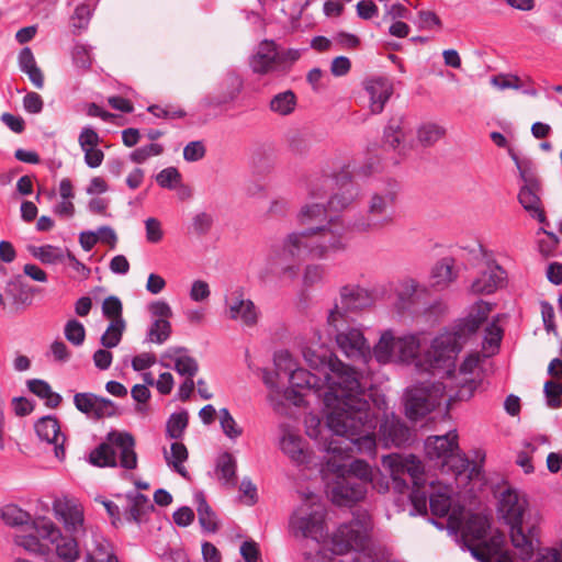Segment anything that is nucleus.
Wrapping results in <instances>:
<instances>
[{
  "instance_id": "f257e3e1",
  "label": "nucleus",
  "mask_w": 562,
  "mask_h": 562,
  "mask_svg": "<svg viewBox=\"0 0 562 562\" xmlns=\"http://www.w3.org/2000/svg\"><path fill=\"white\" fill-rule=\"evenodd\" d=\"M325 374L326 391L324 404L328 409L326 425L336 436L323 438L326 452L322 473L327 482L331 501L339 506L360 502L367 494L363 482L347 475L346 461L358 451H373L375 439L372 429L375 415L371 412L366 387L360 382L358 371L337 358H330Z\"/></svg>"
},
{
  "instance_id": "f03ea898",
  "label": "nucleus",
  "mask_w": 562,
  "mask_h": 562,
  "mask_svg": "<svg viewBox=\"0 0 562 562\" xmlns=\"http://www.w3.org/2000/svg\"><path fill=\"white\" fill-rule=\"evenodd\" d=\"M327 218L323 203H306L296 214V221L305 229L293 231L284 236L268 257L269 271L280 279H294L300 262L305 259H325L346 249V227L339 217H330L324 225L317 223Z\"/></svg>"
},
{
  "instance_id": "7ed1b4c3",
  "label": "nucleus",
  "mask_w": 562,
  "mask_h": 562,
  "mask_svg": "<svg viewBox=\"0 0 562 562\" xmlns=\"http://www.w3.org/2000/svg\"><path fill=\"white\" fill-rule=\"evenodd\" d=\"M492 305L486 302H477L469 316L460 322L453 331H447L437 336L431 344L430 349L425 355L423 370L434 373L442 372L450 376L456 369V358L462 349L467 339L487 319Z\"/></svg>"
},
{
  "instance_id": "20e7f679",
  "label": "nucleus",
  "mask_w": 562,
  "mask_h": 562,
  "mask_svg": "<svg viewBox=\"0 0 562 562\" xmlns=\"http://www.w3.org/2000/svg\"><path fill=\"white\" fill-rule=\"evenodd\" d=\"M400 186L394 180L380 183L368 193L364 213L358 217L352 227L359 233H380L396 222V205Z\"/></svg>"
},
{
  "instance_id": "39448f33",
  "label": "nucleus",
  "mask_w": 562,
  "mask_h": 562,
  "mask_svg": "<svg viewBox=\"0 0 562 562\" xmlns=\"http://www.w3.org/2000/svg\"><path fill=\"white\" fill-rule=\"evenodd\" d=\"M527 507L528 502L524 493L508 487L501 494L498 509L502 517L510 526V540L518 550L519 559L522 562L531 560L533 550L538 546L536 528L531 527L528 533L522 530V519Z\"/></svg>"
},
{
  "instance_id": "423d86ee",
  "label": "nucleus",
  "mask_w": 562,
  "mask_h": 562,
  "mask_svg": "<svg viewBox=\"0 0 562 562\" xmlns=\"http://www.w3.org/2000/svg\"><path fill=\"white\" fill-rule=\"evenodd\" d=\"M120 453V465L127 470L137 467L135 452V439L130 432L110 431L106 440L94 448L89 456V461L95 467H116V452Z\"/></svg>"
},
{
  "instance_id": "0eeeda50",
  "label": "nucleus",
  "mask_w": 562,
  "mask_h": 562,
  "mask_svg": "<svg viewBox=\"0 0 562 562\" xmlns=\"http://www.w3.org/2000/svg\"><path fill=\"white\" fill-rule=\"evenodd\" d=\"M419 349L420 338L418 335L396 337L392 330H385L373 348V356L380 363L409 362L416 359Z\"/></svg>"
},
{
  "instance_id": "6e6552de",
  "label": "nucleus",
  "mask_w": 562,
  "mask_h": 562,
  "mask_svg": "<svg viewBox=\"0 0 562 562\" xmlns=\"http://www.w3.org/2000/svg\"><path fill=\"white\" fill-rule=\"evenodd\" d=\"M383 467L387 469L393 482V487L398 493H404L412 483L419 490L424 483V465L415 456L390 454L383 457Z\"/></svg>"
},
{
  "instance_id": "1a4fd4ad",
  "label": "nucleus",
  "mask_w": 562,
  "mask_h": 562,
  "mask_svg": "<svg viewBox=\"0 0 562 562\" xmlns=\"http://www.w3.org/2000/svg\"><path fill=\"white\" fill-rule=\"evenodd\" d=\"M441 382L423 383L407 390L405 413L412 420H418L440 405L446 394Z\"/></svg>"
},
{
  "instance_id": "9d476101",
  "label": "nucleus",
  "mask_w": 562,
  "mask_h": 562,
  "mask_svg": "<svg viewBox=\"0 0 562 562\" xmlns=\"http://www.w3.org/2000/svg\"><path fill=\"white\" fill-rule=\"evenodd\" d=\"M318 496L311 493L305 495L304 504L294 513L290 527L294 536H302L319 541L324 537V513L318 505Z\"/></svg>"
},
{
  "instance_id": "9b49d317",
  "label": "nucleus",
  "mask_w": 562,
  "mask_h": 562,
  "mask_svg": "<svg viewBox=\"0 0 562 562\" xmlns=\"http://www.w3.org/2000/svg\"><path fill=\"white\" fill-rule=\"evenodd\" d=\"M34 530L42 539L54 546L57 558L63 562H76L80 557L77 537L79 535H63L59 527L47 517H37L33 521Z\"/></svg>"
},
{
  "instance_id": "f8f14e48",
  "label": "nucleus",
  "mask_w": 562,
  "mask_h": 562,
  "mask_svg": "<svg viewBox=\"0 0 562 562\" xmlns=\"http://www.w3.org/2000/svg\"><path fill=\"white\" fill-rule=\"evenodd\" d=\"M371 304L369 292L358 284H346L339 289V297L327 317L328 326L346 325L347 312L361 311Z\"/></svg>"
},
{
  "instance_id": "ddd939ff",
  "label": "nucleus",
  "mask_w": 562,
  "mask_h": 562,
  "mask_svg": "<svg viewBox=\"0 0 562 562\" xmlns=\"http://www.w3.org/2000/svg\"><path fill=\"white\" fill-rule=\"evenodd\" d=\"M448 526L457 531L461 530L462 539L464 544L473 554V548H482L484 551L485 544H488V540L485 539L490 522L485 516L474 514L470 515L463 525L462 510H453L448 519Z\"/></svg>"
},
{
  "instance_id": "4468645a",
  "label": "nucleus",
  "mask_w": 562,
  "mask_h": 562,
  "mask_svg": "<svg viewBox=\"0 0 562 562\" xmlns=\"http://www.w3.org/2000/svg\"><path fill=\"white\" fill-rule=\"evenodd\" d=\"M335 330L338 349L350 360L367 363L371 359V348L362 331L346 325L329 326Z\"/></svg>"
},
{
  "instance_id": "2eb2a0df",
  "label": "nucleus",
  "mask_w": 562,
  "mask_h": 562,
  "mask_svg": "<svg viewBox=\"0 0 562 562\" xmlns=\"http://www.w3.org/2000/svg\"><path fill=\"white\" fill-rule=\"evenodd\" d=\"M369 540V524L353 520L342 525L331 538V551L335 554H345L350 550H362Z\"/></svg>"
},
{
  "instance_id": "dca6fc26",
  "label": "nucleus",
  "mask_w": 562,
  "mask_h": 562,
  "mask_svg": "<svg viewBox=\"0 0 562 562\" xmlns=\"http://www.w3.org/2000/svg\"><path fill=\"white\" fill-rule=\"evenodd\" d=\"M226 316L239 322L245 327H255L258 324L260 312L255 303L246 297L243 288L233 290L225 299Z\"/></svg>"
},
{
  "instance_id": "f3484780",
  "label": "nucleus",
  "mask_w": 562,
  "mask_h": 562,
  "mask_svg": "<svg viewBox=\"0 0 562 562\" xmlns=\"http://www.w3.org/2000/svg\"><path fill=\"white\" fill-rule=\"evenodd\" d=\"M514 159L524 181V186L521 187L518 194L519 203L527 212H529L532 216H536L538 221L542 223L546 220V215L543 210L540 207L541 200L539 196V180L529 168L522 167L516 157H514Z\"/></svg>"
},
{
  "instance_id": "a211bd4d",
  "label": "nucleus",
  "mask_w": 562,
  "mask_h": 562,
  "mask_svg": "<svg viewBox=\"0 0 562 562\" xmlns=\"http://www.w3.org/2000/svg\"><path fill=\"white\" fill-rule=\"evenodd\" d=\"M55 517L63 522L67 533L80 535L85 532V515L81 504L70 497L57 498L53 502Z\"/></svg>"
},
{
  "instance_id": "6ab92c4d",
  "label": "nucleus",
  "mask_w": 562,
  "mask_h": 562,
  "mask_svg": "<svg viewBox=\"0 0 562 562\" xmlns=\"http://www.w3.org/2000/svg\"><path fill=\"white\" fill-rule=\"evenodd\" d=\"M76 408L93 419H102L116 415L115 404L93 393H77L74 396Z\"/></svg>"
},
{
  "instance_id": "aec40b11",
  "label": "nucleus",
  "mask_w": 562,
  "mask_h": 562,
  "mask_svg": "<svg viewBox=\"0 0 562 562\" xmlns=\"http://www.w3.org/2000/svg\"><path fill=\"white\" fill-rule=\"evenodd\" d=\"M411 435V429L394 414H386L379 428V440L386 448L405 446Z\"/></svg>"
},
{
  "instance_id": "412c9836",
  "label": "nucleus",
  "mask_w": 562,
  "mask_h": 562,
  "mask_svg": "<svg viewBox=\"0 0 562 562\" xmlns=\"http://www.w3.org/2000/svg\"><path fill=\"white\" fill-rule=\"evenodd\" d=\"M34 428L41 440L54 445L56 458L63 460L65 458L64 445L66 437L60 431L58 419L54 416H44L36 422Z\"/></svg>"
},
{
  "instance_id": "4be33fe9",
  "label": "nucleus",
  "mask_w": 562,
  "mask_h": 562,
  "mask_svg": "<svg viewBox=\"0 0 562 562\" xmlns=\"http://www.w3.org/2000/svg\"><path fill=\"white\" fill-rule=\"evenodd\" d=\"M458 434L451 430L442 436H430L425 441V451L430 460L445 462L458 450Z\"/></svg>"
},
{
  "instance_id": "5701e85b",
  "label": "nucleus",
  "mask_w": 562,
  "mask_h": 562,
  "mask_svg": "<svg viewBox=\"0 0 562 562\" xmlns=\"http://www.w3.org/2000/svg\"><path fill=\"white\" fill-rule=\"evenodd\" d=\"M505 271L494 261L486 262V267L471 284V293L476 295L494 293L505 281Z\"/></svg>"
},
{
  "instance_id": "b1692460",
  "label": "nucleus",
  "mask_w": 562,
  "mask_h": 562,
  "mask_svg": "<svg viewBox=\"0 0 562 562\" xmlns=\"http://www.w3.org/2000/svg\"><path fill=\"white\" fill-rule=\"evenodd\" d=\"M364 89L370 97V111L372 114H380L391 95L393 94V82L386 77H372L364 81Z\"/></svg>"
},
{
  "instance_id": "393cba45",
  "label": "nucleus",
  "mask_w": 562,
  "mask_h": 562,
  "mask_svg": "<svg viewBox=\"0 0 562 562\" xmlns=\"http://www.w3.org/2000/svg\"><path fill=\"white\" fill-rule=\"evenodd\" d=\"M251 68L256 74H267L278 65V49L273 41H262L251 58Z\"/></svg>"
},
{
  "instance_id": "a878e982",
  "label": "nucleus",
  "mask_w": 562,
  "mask_h": 562,
  "mask_svg": "<svg viewBox=\"0 0 562 562\" xmlns=\"http://www.w3.org/2000/svg\"><path fill=\"white\" fill-rule=\"evenodd\" d=\"M505 537L496 532L491 537L488 544H485V551L482 548H473V557L480 562H513L508 552L503 550Z\"/></svg>"
},
{
  "instance_id": "bb28decb",
  "label": "nucleus",
  "mask_w": 562,
  "mask_h": 562,
  "mask_svg": "<svg viewBox=\"0 0 562 562\" xmlns=\"http://www.w3.org/2000/svg\"><path fill=\"white\" fill-rule=\"evenodd\" d=\"M243 80L235 74H228L222 81L220 92L211 98V104L218 106L233 102L240 93Z\"/></svg>"
},
{
  "instance_id": "cd10ccee",
  "label": "nucleus",
  "mask_w": 562,
  "mask_h": 562,
  "mask_svg": "<svg viewBox=\"0 0 562 562\" xmlns=\"http://www.w3.org/2000/svg\"><path fill=\"white\" fill-rule=\"evenodd\" d=\"M457 276L456 259L443 257L432 268V284L439 289H445L457 279Z\"/></svg>"
},
{
  "instance_id": "c85d7f7f",
  "label": "nucleus",
  "mask_w": 562,
  "mask_h": 562,
  "mask_svg": "<svg viewBox=\"0 0 562 562\" xmlns=\"http://www.w3.org/2000/svg\"><path fill=\"white\" fill-rule=\"evenodd\" d=\"M282 451L294 462L301 464L307 461V452L302 438L290 431L284 432L281 439Z\"/></svg>"
},
{
  "instance_id": "c756f323",
  "label": "nucleus",
  "mask_w": 562,
  "mask_h": 562,
  "mask_svg": "<svg viewBox=\"0 0 562 562\" xmlns=\"http://www.w3.org/2000/svg\"><path fill=\"white\" fill-rule=\"evenodd\" d=\"M451 490L448 486H432L429 495V506L435 516L443 517L451 508Z\"/></svg>"
},
{
  "instance_id": "7c9ffc66",
  "label": "nucleus",
  "mask_w": 562,
  "mask_h": 562,
  "mask_svg": "<svg viewBox=\"0 0 562 562\" xmlns=\"http://www.w3.org/2000/svg\"><path fill=\"white\" fill-rule=\"evenodd\" d=\"M34 519L32 520V522ZM32 529H34L32 527ZM43 541L44 539L41 538V536L33 530L31 533H21L16 535L14 538V542L22 547L25 551L37 554V555H45L48 553L49 548L47 544H45Z\"/></svg>"
},
{
  "instance_id": "2f4dec72",
  "label": "nucleus",
  "mask_w": 562,
  "mask_h": 562,
  "mask_svg": "<svg viewBox=\"0 0 562 562\" xmlns=\"http://www.w3.org/2000/svg\"><path fill=\"white\" fill-rule=\"evenodd\" d=\"M29 390L42 400H45V405L49 408H56L60 402L61 396L58 393L53 392L50 385L40 379H33L27 381Z\"/></svg>"
},
{
  "instance_id": "473e14b6",
  "label": "nucleus",
  "mask_w": 562,
  "mask_h": 562,
  "mask_svg": "<svg viewBox=\"0 0 562 562\" xmlns=\"http://www.w3.org/2000/svg\"><path fill=\"white\" fill-rule=\"evenodd\" d=\"M196 512L199 516V522L201 527L209 532H215L217 530V519L215 513L207 504L204 495L198 493L195 495Z\"/></svg>"
},
{
  "instance_id": "72a5a7b5",
  "label": "nucleus",
  "mask_w": 562,
  "mask_h": 562,
  "mask_svg": "<svg viewBox=\"0 0 562 562\" xmlns=\"http://www.w3.org/2000/svg\"><path fill=\"white\" fill-rule=\"evenodd\" d=\"M446 135V128L437 123L427 122L417 130L418 143L424 147L434 146Z\"/></svg>"
},
{
  "instance_id": "f704fd0d",
  "label": "nucleus",
  "mask_w": 562,
  "mask_h": 562,
  "mask_svg": "<svg viewBox=\"0 0 562 562\" xmlns=\"http://www.w3.org/2000/svg\"><path fill=\"white\" fill-rule=\"evenodd\" d=\"M165 459L168 465L172 467L177 473L187 477L188 471L183 462L188 459V449L182 442H173L170 447V453L165 451Z\"/></svg>"
},
{
  "instance_id": "c9c22d12",
  "label": "nucleus",
  "mask_w": 562,
  "mask_h": 562,
  "mask_svg": "<svg viewBox=\"0 0 562 562\" xmlns=\"http://www.w3.org/2000/svg\"><path fill=\"white\" fill-rule=\"evenodd\" d=\"M269 106L279 115H289L295 110L296 95L292 90L280 92L271 99Z\"/></svg>"
},
{
  "instance_id": "e433bc0d",
  "label": "nucleus",
  "mask_w": 562,
  "mask_h": 562,
  "mask_svg": "<svg viewBox=\"0 0 562 562\" xmlns=\"http://www.w3.org/2000/svg\"><path fill=\"white\" fill-rule=\"evenodd\" d=\"M217 472L220 479L231 487L237 483L236 480V460L229 452H224L220 456L217 461Z\"/></svg>"
},
{
  "instance_id": "4c0bfd02",
  "label": "nucleus",
  "mask_w": 562,
  "mask_h": 562,
  "mask_svg": "<svg viewBox=\"0 0 562 562\" xmlns=\"http://www.w3.org/2000/svg\"><path fill=\"white\" fill-rule=\"evenodd\" d=\"M170 351L175 355V370L180 375L193 378L198 373L199 366L196 360L190 356L181 355L184 351L183 348H173Z\"/></svg>"
},
{
  "instance_id": "58836bf2",
  "label": "nucleus",
  "mask_w": 562,
  "mask_h": 562,
  "mask_svg": "<svg viewBox=\"0 0 562 562\" xmlns=\"http://www.w3.org/2000/svg\"><path fill=\"white\" fill-rule=\"evenodd\" d=\"M0 514L4 524L11 527L23 526L32 521L31 515L14 504L5 505Z\"/></svg>"
},
{
  "instance_id": "ea45409f",
  "label": "nucleus",
  "mask_w": 562,
  "mask_h": 562,
  "mask_svg": "<svg viewBox=\"0 0 562 562\" xmlns=\"http://www.w3.org/2000/svg\"><path fill=\"white\" fill-rule=\"evenodd\" d=\"M126 328L125 319L110 322L108 328L100 338V342L104 348H114L121 340Z\"/></svg>"
},
{
  "instance_id": "a19ab883",
  "label": "nucleus",
  "mask_w": 562,
  "mask_h": 562,
  "mask_svg": "<svg viewBox=\"0 0 562 562\" xmlns=\"http://www.w3.org/2000/svg\"><path fill=\"white\" fill-rule=\"evenodd\" d=\"M290 384L291 387L303 390V389H318L319 387V378L315 374L311 373L305 369H294L290 373Z\"/></svg>"
},
{
  "instance_id": "79ce46f5",
  "label": "nucleus",
  "mask_w": 562,
  "mask_h": 562,
  "mask_svg": "<svg viewBox=\"0 0 562 562\" xmlns=\"http://www.w3.org/2000/svg\"><path fill=\"white\" fill-rule=\"evenodd\" d=\"M358 195L357 189L349 184L346 188H341L335 193L328 201V205L333 211H342L353 203Z\"/></svg>"
},
{
  "instance_id": "37998d69",
  "label": "nucleus",
  "mask_w": 562,
  "mask_h": 562,
  "mask_svg": "<svg viewBox=\"0 0 562 562\" xmlns=\"http://www.w3.org/2000/svg\"><path fill=\"white\" fill-rule=\"evenodd\" d=\"M150 509H154V506L150 504L148 497L137 493L135 496L130 497L127 519L138 522L140 521L142 517Z\"/></svg>"
},
{
  "instance_id": "c03bdc74",
  "label": "nucleus",
  "mask_w": 562,
  "mask_h": 562,
  "mask_svg": "<svg viewBox=\"0 0 562 562\" xmlns=\"http://www.w3.org/2000/svg\"><path fill=\"white\" fill-rule=\"evenodd\" d=\"M86 562H119L114 555L111 544L103 539L95 540V548L87 552Z\"/></svg>"
},
{
  "instance_id": "a18cd8bd",
  "label": "nucleus",
  "mask_w": 562,
  "mask_h": 562,
  "mask_svg": "<svg viewBox=\"0 0 562 562\" xmlns=\"http://www.w3.org/2000/svg\"><path fill=\"white\" fill-rule=\"evenodd\" d=\"M171 324L165 321H154L148 328L146 340L151 344L162 345L171 335Z\"/></svg>"
},
{
  "instance_id": "49530a36",
  "label": "nucleus",
  "mask_w": 562,
  "mask_h": 562,
  "mask_svg": "<svg viewBox=\"0 0 562 562\" xmlns=\"http://www.w3.org/2000/svg\"><path fill=\"white\" fill-rule=\"evenodd\" d=\"M471 465L470 460L467 456L458 448L457 451L445 462L441 463V467L445 471H451L456 476H459L465 473Z\"/></svg>"
},
{
  "instance_id": "de8ad7c7",
  "label": "nucleus",
  "mask_w": 562,
  "mask_h": 562,
  "mask_svg": "<svg viewBox=\"0 0 562 562\" xmlns=\"http://www.w3.org/2000/svg\"><path fill=\"white\" fill-rule=\"evenodd\" d=\"M347 475L355 477L358 482H363L366 487L373 481V471L363 460H353L347 465Z\"/></svg>"
},
{
  "instance_id": "09e8293b",
  "label": "nucleus",
  "mask_w": 562,
  "mask_h": 562,
  "mask_svg": "<svg viewBox=\"0 0 562 562\" xmlns=\"http://www.w3.org/2000/svg\"><path fill=\"white\" fill-rule=\"evenodd\" d=\"M189 423V415L187 412L172 414L167 422L166 432L172 439L182 437L184 429Z\"/></svg>"
},
{
  "instance_id": "8fccbe9b",
  "label": "nucleus",
  "mask_w": 562,
  "mask_h": 562,
  "mask_svg": "<svg viewBox=\"0 0 562 562\" xmlns=\"http://www.w3.org/2000/svg\"><path fill=\"white\" fill-rule=\"evenodd\" d=\"M289 149L295 155H302L310 148V140L304 132L291 130L286 134Z\"/></svg>"
},
{
  "instance_id": "3c124183",
  "label": "nucleus",
  "mask_w": 562,
  "mask_h": 562,
  "mask_svg": "<svg viewBox=\"0 0 562 562\" xmlns=\"http://www.w3.org/2000/svg\"><path fill=\"white\" fill-rule=\"evenodd\" d=\"M31 252L35 258L40 259L44 263L60 262L65 258L63 251L52 245L32 247Z\"/></svg>"
},
{
  "instance_id": "603ef678",
  "label": "nucleus",
  "mask_w": 562,
  "mask_h": 562,
  "mask_svg": "<svg viewBox=\"0 0 562 562\" xmlns=\"http://www.w3.org/2000/svg\"><path fill=\"white\" fill-rule=\"evenodd\" d=\"M404 139L402 119L391 120L384 130V140L392 148H397Z\"/></svg>"
},
{
  "instance_id": "864d4df0",
  "label": "nucleus",
  "mask_w": 562,
  "mask_h": 562,
  "mask_svg": "<svg viewBox=\"0 0 562 562\" xmlns=\"http://www.w3.org/2000/svg\"><path fill=\"white\" fill-rule=\"evenodd\" d=\"M65 337L74 346H81L86 338L85 326L77 319H70L65 325Z\"/></svg>"
},
{
  "instance_id": "5fc2aeb1",
  "label": "nucleus",
  "mask_w": 562,
  "mask_h": 562,
  "mask_svg": "<svg viewBox=\"0 0 562 562\" xmlns=\"http://www.w3.org/2000/svg\"><path fill=\"white\" fill-rule=\"evenodd\" d=\"M220 424L223 432L231 439L238 438L243 434V429L237 425L227 408L220 409Z\"/></svg>"
},
{
  "instance_id": "6e6d98bb",
  "label": "nucleus",
  "mask_w": 562,
  "mask_h": 562,
  "mask_svg": "<svg viewBox=\"0 0 562 562\" xmlns=\"http://www.w3.org/2000/svg\"><path fill=\"white\" fill-rule=\"evenodd\" d=\"M102 313L110 322L124 319L122 302L114 295L104 299L102 303Z\"/></svg>"
},
{
  "instance_id": "4d7b16f0",
  "label": "nucleus",
  "mask_w": 562,
  "mask_h": 562,
  "mask_svg": "<svg viewBox=\"0 0 562 562\" xmlns=\"http://www.w3.org/2000/svg\"><path fill=\"white\" fill-rule=\"evenodd\" d=\"M491 82L494 87H496L499 90H505V89L519 90L525 87V81L522 80V78H520L516 75H512V74H507V75L501 74V75L494 76L492 78Z\"/></svg>"
},
{
  "instance_id": "13d9d810",
  "label": "nucleus",
  "mask_w": 562,
  "mask_h": 562,
  "mask_svg": "<svg viewBox=\"0 0 562 562\" xmlns=\"http://www.w3.org/2000/svg\"><path fill=\"white\" fill-rule=\"evenodd\" d=\"M181 179V173L175 167L165 168L156 176L157 183L166 189H176Z\"/></svg>"
},
{
  "instance_id": "bf43d9fd",
  "label": "nucleus",
  "mask_w": 562,
  "mask_h": 562,
  "mask_svg": "<svg viewBox=\"0 0 562 562\" xmlns=\"http://www.w3.org/2000/svg\"><path fill=\"white\" fill-rule=\"evenodd\" d=\"M276 375L281 372H289V374L295 369V362L288 350H280L274 353L273 357Z\"/></svg>"
},
{
  "instance_id": "052dcab7",
  "label": "nucleus",
  "mask_w": 562,
  "mask_h": 562,
  "mask_svg": "<svg viewBox=\"0 0 562 562\" xmlns=\"http://www.w3.org/2000/svg\"><path fill=\"white\" fill-rule=\"evenodd\" d=\"M146 240L150 244H158L164 238L161 222L156 217H148L145 221Z\"/></svg>"
},
{
  "instance_id": "680f3d73",
  "label": "nucleus",
  "mask_w": 562,
  "mask_h": 562,
  "mask_svg": "<svg viewBox=\"0 0 562 562\" xmlns=\"http://www.w3.org/2000/svg\"><path fill=\"white\" fill-rule=\"evenodd\" d=\"M544 394L548 400V405L551 408H558L561 406L562 400V384L555 381H547L544 383Z\"/></svg>"
},
{
  "instance_id": "e2e57ef3",
  "label": "nucleus",
  "mask_w": 562,
  "mask_h": 562,
  "mask_svg": "<svg viewBox=\"0 0 562 562\" xmlns=\"http://www.w3.org/2000/svg\"><path fill=\"white\" fill-rule=\"evenodd\" d=\"M164 148L159 144H149L135 149L131 154V159L136 164H142L151 156H158L162 153Z\"/></svg>"
},
{
  "instance_id": "0e129e2a",
  "label": "nucleus",
  "mask_w": 562,
  "mask_h": 562,
  "mask_svg": "<svg viewBox=\"0 0 562 562\" xmlns=\"http://www.w3.org/2000/svg\"><path fill=\"white\" fill-rule=\"evenodd\" d=\"M538 544L540 542L538 541ZM537 551V559L535 562H562V548L561 544L558 548H544L540 549L536 547L533 553Z\"/></svg>"
},
{
  "instance_id": "69168bd1",
  "label": "nucleus",
  "mask_w": 562,
  "mask_h": 562,
  "mask_svg": "<svg viewBox=\"0 0 562 562\" xmlns=\"http://www.w3.org/2000/svg\"><path fill=\"white\" fill-rule=\"evenodd\" d=\"M290 209H291V205H290V201L288 199L276 198L270 202L269 207L267 210V214L270 217L282 218L289 214Z\"/></svg>"
},
{
  "instance_id": "338daca9",
  "label": "nucleus",
  "mask_w": 562,
  "mask_h": 562,
  "mask_svg": "<svg viewBox=\"0 0 562 562\" xmlns=\"http://www.w3.org/2000/svg\"><path fill=\"white\" fill-rule=\"evenodd\" d=\"M148 310L154 317V321L169 322L173 313L170 305L165 301H155L149 304Z\"/></svg>"
},
{
  "instance_id": "774afa93",
  "label": "nucleus",
  "mask_w": 562,
  "mask_h": 562,
  "mask_svg": "<svg viewBox=\"0 0 562 562\" xmlns=\"http://www.w3.org/2000/svg\"><path fill=\"white\" fill-rule=\"evenodd\" d=\"M416 290L417 285L413 281L406 283L403 286V289L398 293L401 310H408L414 305V296L416 294Z\"/></svg>"
}]
</instances>
